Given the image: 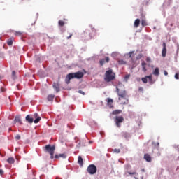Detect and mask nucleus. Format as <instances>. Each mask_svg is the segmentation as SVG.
I'll use <instances>...</instances> for the list:
<instances>
[{
  "label": "nucleus",
  "instance_id": "f257e3e1",
  "mask_svg": "<svg viewBox=\"0 0 179 179\" xmlns=\"http://www.w3.org/2000/svg\"><path fill=\"white\" fill-rule=\"evenodd\" d=\"M84 73L82 71H78V72H76V73H69L65 79V82L66 83H70L71 82V79H74V78L76 79H82L83 77L84 76Z\"/></svg>",
  "mask_w": 179,
  "mask_h": 179
},
{
  "label": "nucleus",
  "instance_id": "f03ea898",
  "mask_svg": "<svg viewBox=\"0 0 179 179\" xmlns=\"http://www.w3.org/2000/svg\"><path fill=\"white\" fill-rule=\"evenodd\" d=\"M116 92L118 96V100L121 101L122 99L124 101L122 102V104H128V99H127V91L125 90H120L118 87H116Z\"/></svg>",
  "mask_w": 179,
  "mask_h": 179
},
{
  "label": "nucleus",
  "instance_id": "7ed1b4c3",
  "mask_svg": "<svg viewBox=\"0 0 179 179\" xmlns=\"http://www.w3.org/2000/svg\"><path fill=\"white\" fill-rule=\"evenodd\" d=\"M115 79V73L113 72V69H109L106 71L104 80L105 82H111Z\"/></svg>",
  "mask_w": 179,
  "mask_h": 179
},
{
  "label": "nucleus",
  "instance_id": "20e7f679",
  "mask_svg": "<svg viewBox=\"0 0 179 179\" xmlns=\"http://www.w3.org/2000/svg\"><path fill=\"white\" fill-rule=\"evenodd\" d=\"M34 118H36V120L33 119V117H30L29 115H27L25 117L26 121L29 122V124H33V122L34 124H38L40 121H41V117L38 116V114L34 113Z\"/></svg>",
  "mask_w": 179,
  "mask_h": 179
},
{
  "label": "nucleus",
  "instance_id": "39448f33",
  "mask_svg": "<svg viewBox=\"0 0 179 179\" xmlns=\"http://www.w3.org/2000/svg\"><path fill=\"white\" fill-rule=\"evenodd\" d=\"M46 153L50 155V159H54V153H55V145H51L50 144L46 145L44 149Z\"/></svg>",
  "mask_w": 179,
  "mask_h": 179
},
{
  "label": "nucleus",
  "instance_id": "423d86ee",
  "mask_svg": "<svg viewBox=\"0 0 179 179\" xmlns=\"http://www.w3.org/2000/svg\"><path fill=\"white\" fill-rule=\"evenodd\" d=\"M114 121L116 127H117V128H121V124L124 122V117L122 116H116Z\"/></svg>",
  "mask_w": 179,
  "mask_h": 179
},
{
  "label": "nucleus",
  "instance_id": "0eeeda50",
  "mask_svg": "<svg viewBox=\"0 0 179 179\" xmlns=\"http://www.w3.org/2000/svg\"><path fill=\"white\" fill-rule=\"evenodd\" d=\"M87 172L89 174H96V173H97V167L94 164H90L87 167Z\"/></svg>",
  "mask_w": 179,
  "mask_h": 179
},
{
  "label": "nucleus",
  "instance_id": "6e6552de",
  "mask_svg": "<svg viewBox=\"0 0 179 179\" xmlns=\"http://www.w3.org/2000/svg\"><path fill=\"white\" fill-rule=\"evenodd\" d=\"M108 62H110V57H106L103 59H101L99 61V64L101 65V66H103V65H104V64H108Z\"/></svg>",
  "mask_w": 179,
  "mask_h": 179
},
{
  "label": "nucleus",
  "instance_id": "1a4fd4ad",
  "mask_svg": "<svg viewBox=\"0 0 179 179\" xmlns=\"http://www.w3.org/2000/svg\"><path fill=\"white\" fill-rule=\"evenodd\" d=\"M107 106L109 107V108H114V105L113 103H114V101L111 98H107Z\"/></svg>",
  "mask_w": 179,
  "mask_h": 179
},
{
  "label": "nucleus",
  "instance_id": "9d476101",
  "mask_svg": "<svg viewBox=\"0 0 179 179\" xmlns=\"http://www.w3.org/2000/svg\"><path fill=\"white\" fill-rule=\"evenodd\" d=\"M162 46H163V49H162V55L163 57V58H165L166 54H167V48H166V43H162Z\"/></svg>",
  "mask_w": 179,
  "mask_h": 179
},
{
  "label": "nucleus",
  "instance_id": "9b49d317",
  "mask_svg": "<svg viewBox=\"0 0 179 179\" xmlns=\"http://www.w3.org/2000/svg\"><path fill=\"white\" fill-rule=\"evenodd\" d=\"M53 89L56 93H58L61 90L59 89V83H54L52 85Z\"/></svg>",
  "mask_w": 179,
  "mask_h": 179
},
{
  "label": "nucleus",
  "instance_id": "f8f14e48",
  "mask_svg": "<svg viewBox=\"0 0 179 179\" xmlns=\"http://www.w3.org/2000/svg\"><path fill=\"white\" fill-rule=\"evenodd\" d=\"M15 124L18 123L20 125H22L23 122H22V119L20 116H16L14 120Z\"/></svg>",
  "mask_w": 179,
  "mask_h": 179
},
{
  "label": "nucleus",
  "instance_id": "ddd939ff",
  "mask_svg": "<svg viewBox=\"0 0 179 179\" xmlns=\"http://www.w3.org/2000/svg\"><path fill=\"white\" fill-rule=\"evenodd\" d=\"M144 159L148 162V163H150L152 162V157L149 154H145L144 155Z\"/></svg>",
  "mask_w": 179,
  "mask_h": 179
},
{
  "label": "nucleus",
  "instance_id": "4468645a",
  "mask_svg": "<svg viewBox=\"0 0 179 179\" xmlns=\"http://www.w3.org/2000/svg\"><path fill=\"white\" fill-rule=\"evenodd\" d=\"M96 30L94 28H91L90 32H89V36L90 37H93L96 36Z\"/></svg>",
  "mask_w": 179,
  "mask_h": 179
},
{
  "label": "nucleus",
  "instance_id": "2eb2a0df",
  "mask_svg": "<svg viewBox=\"0 0 179 179\" xmlns=\"http://www.w3.org/2000/svg\"><path fill=\"white\" fill-rule=\"evenodd\" d=\"M59 157H62V159H66V154H59L55 155V159H59Z\"/></svg>",
  "mask_w": 179,
  "mask_h": 179
},
{
  "label": "nucleus",
  "instance_id": "dca6fc26",
  "mask_svg": "<svg viewBox=\"0 0 179 179\" xmlns=\"http://www.w3.org/2000/svg\"><path fill=\"white\" fill-rule=\"evenodd\" d=\"M152 75H155V76H159L160 75V71L158 67H156L152 72Z\"/></svg>",
  "mask_w": 179,
  "mask_h": 179
},
{
  "label": "nucleus",
  "instance_id": "f3484780",
  "mask_svg": "<svg viewBox=\"0 0 179 179\" xmlns=\"http://www.w3.org/2000/svg\"><path fill=\"white\" fill-rule=\"evenodd\" d=\"M140 24H141V20L136 19L134 22V27L136 28L139 27Z\"/></svg>",
  "mask_w": 179,
  "mask_h": 179
},
{
  "label": "nucleus",
  "instance_id": "a211bd4d",
  "mask_svg": "<svg viewBox=\"0 0 179 179\" xmlns=\"http://www.w3.org/2000/svg\"><path fill=\"white\" fill-rule=\"evenodd\" d=\"M122 113V110H115L112 112L113 115H118V114H121Z\"/></svg>",
  "mask_w": 179,
  "mask_h": 179
},
{
  "label": "nucleus",
  "instance_id": "6ab92c4d",
  "mask_svg": "<svg viewBox=\"0 0 179 179\" xmlns=\"http://www.w3.org/2000/svg\"><path fill=\"white\" fill-rule=\"evenodd\" d=\"M8 163L9 164H13L15 163V158L14 157H10L7 159Z\"/></svg>",
  "mask_w": 179,
  "mask_h": 179
},
{
  "label": "nucleus",
  "instance_id": "aec40b11",
  "mask_svg": "<svg viewBox=\"0 0 179 179\" xmlns=\"http://www.w3.org/2000/svg\"><path fill=\"white\" fill-rule=\"evenodd\" d=\"M78 163L79 164L80 166H83V159L82 158L81 156L78 157Z\"/></svg>",
  "mask_w": 179,
  "mask_h": 179
},
{
  "label": "nucleus",
  "instance_id": "412c9836",
  "mask_svg": "<svg viewBox=\"0 0 179 179\" xmlns=\"http://www.w3.org/2000/svg\"><path fill=\"white\" fill-rule=\"evenodd\" d=\"M122 136H123V138H125V139H129L131 136L129 135V134H128L127 132H123Z\"/></svg>",
  "mask_w": 179,
  "mask_h": 179
},
{
  "label": "nucleus",
  "instance_id": "4be33fe9",
  "mask_svg": "<svg viewBox=\"0 0 179 179\" xmlns=\"http://www.w3.org/2000/svg\"><path fill=\"white\" fill-rule=\"evenodd\" d=\"M141 66H142V69L143 71V72H146L147 69H146V63L145 62H143L141 63Z\"/></svg>",
  "mask_w": 179,
  "mask_h": 179
},
{
  "label": "nucleus",
  "instance_id": "5701e85b",
  "mask_svg": "<svg viewBox=\"0 0 179 179\" xmlns=\"http://www.w3.org/2000/svg\"><path fill=\"white\" fill-rule=\"evenodd\" d=\"M55 97V95L54 94H50L48 96V101H52L54 100V98Z\"/></svg>",
  "mask_w": 179,
  "mask_h": 179
},
{
  "label": "nucleus",
  "instance_id": "b1692460",
  "mask_svg": "<svg viewBox=\"0 0 179 179\" xmlns=\"http://www.w3.org/2000/svg\"><path fill=\"white\" fill-rule=\"evenodd\" d=\"M87 33H89V31L87 29L81 34V37H87Z\"/></svg>",
  "mask_w": 179,
  "mask_h": 179
},
{
  "label": "nucleus",
  "instance_id": "393cba45",
  "mask_svg": "<svg viewBox=\"0 0 179 179\" xmlns=\"http://www.w3.org/2000/svg\"><path fill=\"white\" fill-rule=\"evenodd\" d=\"M125 64H127V62H125L122 59L118 60V64L119 65H125Z\"/></svg>",
  "mask_w": 179,
  "mask_h": 179
},
{
  "label": "nucleus",
  "instance_id": "a878e982",
  "mask_svg": "<svg viewBox=\"0 0 179 179\" xmlns=\"http://www.w3.org/2000/svg\"><path fill=\"white\" fill-rule=\"evenodd\" d=\"M141 25L143 26V27H145V26H148V22L145 20H142Z\"/></svg>",
  "mask_w": 179,
  "mask_h": 179
},
{
  "label": "nucleus",
  "instance_id": "bb28decb",
  "mask_svg": "<svg viewBox=\"0 0 179 179\" xmlns=\"http://www.w3.org/2000/svg\"><path fill=\"white\" fill-rule=\"evenodd\" d=\"M58 24H59V26H60L61 27H62L63 26H64L65 22H64V21H62V20H59Z\"/></svg>",
  "mask_w": 179,
  "mask_h": 179
},
{
  "label": "nucleus",
  "instance_id": "cd10ccee",
  "mask_svg": "<svg viewBox=\"0 0 179 179\" xmlns=\"http://www.w3.org/2000/svg\"><path fill=\"white\" fill-rule=\"evenodd\" d=\"M7 44L8 45H12V44H13V41H12V39H8L7 41Z\"/></svg>",
  "mask_w": 179,
  "mask_h": 179
},
{
  "label": "nucleus",
  "instance_id": "c85d7f7f",
  "mask_svg": "<svg viewBox=\"0 0 179 179\" xmlns=\"http://www.w3.org/2000/svg\"><path fill=\"white\" fill-rule=\"evenodd\" d=\"M112 151L113 152V153H120V152H121V150L115 148Z\"/></svg>",
  "mask_w": 179,
  "mask_h": 179
},
{
  "label": "nucleus",
  "instance_id": "c756f323",
  "mask_svg": "<svg viewBox=\"0 0 179 179\" xmlns=\"http://www.w3.org/2000/svg\"><path fill=\"white\" fill-rule=\"evenodd\" d=\"M141 80L143 83H148V78L146 77L142 78Z\"/></svg>",
  "mask_w": 179,
  "mask_h": 179
},
{
  "label": "nucleus",
  "instance_id": "7c9ffc66",
  "mask_svg": "<svg viewBox=\"0 0 179 179\" xmlns=\"http://www.w3.org/2000/svg\"><path fill=\"white\" fill-rule=\"evenodd\" d=\"M129 78H131V74H127L124 76L125 80H127Z\"/></svg>",
  "mask_w": 179,
  "mask_h": 179
},
{
  "label": "nucleus",
  "instance_id": "2f4dec72",
  "mask_svg": "<svg viewBox=\"0 0 179 179\" xmlns=\"http://www.w3.org/2000/svg\"><path fill=\"white\" fill-rule=\"evenodd\" d=\"M128 174H129V176H135L136 175V172H128Z\"/></svg>",
  "mask_w": 179,
  "mask_h": 179
},
{
  "label": "nucleus",
  "instance_id": "473e14b6",
  "mask_svg": "<svg viewBox=\"0 0 179 179\" xmlns=\"http://www.w3.org/2000/svg\"><path fill=\"white\" fill-rule=\"evenodd\" d=\"M15 36H22V32L21 31H16L15 33Z\"/></svg>",
  "mask_w": 179,
  "mask_h": 179
},
{
  "label": "nucleus",
  "instance_id": "72a5a7b5",
  "mask_svg": "<svg viewBox=\"0 0 179 179\" xmlns=\"http://www.w3.org/2000/svg\"><path fill=\"white\" fill-rule=\"evenodd\" d=\"M145 78H147V79H149V80H152V75L146 76Z\"/></svg>",
  "mask_w": 179,
  "mask_h": 179
},
{
  "label": "nucleus",
  "instance_id": "f704fd0d",
  "mask_svg": "<svg viewBox=\"0 0 179 179\" xmlns=\"http://www.w3.org/2000/svg\"><path fill=\"white\" fill-rule=\"evenodd\" d=\"M78 93H80V94H83V96H85V92L82 91V90H79Z\"/></svg>",
  "mask_w": 179,
  "mask_h": 179
},
{
  "label": "nucleus",
  "instance_id": "c9c22d12",
  "mask_svg": "<svg viewBox=\"0 0 179 179\" xmlns=\"http://www.w3.org/2000/svg\"><path fill=\"white\" fill-rule=\"evenodd\" d=\"M146 61H147L148 62H152V59H150V57H147V58H146Z\"/></svg>",
  "mask_w": 179,
  "mask_h": 179
},
{
  "label": "nucleus",
  "instance_id": "e433bc0d",
  "mask_svg": "<svg viewBox=\"0 0 179 179\" xmlns=\"http://www.w3.org/2000/svg\"><path fill=\"white\" fill-rule=\"evenodd\" d=\"M175 79H179V73L175 74Z\"/></svg>",
  "mask_w": 179,
  "mask_h": 179
},
{
  "label": "nucleus",
  "instance_id": "4c0bfd02",
  "mask_svg": "<svg viewBox=\"0 0 179 179\" xmlns=\"http://www.w3.org/2000/svg\"><path fill=\"white\" fill-rule=\"evenodd\" d=\"M15 139L19 141V139H20V135L17 134V136H15Z\"/></svg>",
  "mask_w": 179,
  "mask_h": 179
},
{
  "label": "nucleus",
  "instance_id": "58836bf2",
  "mask_svg": "<svg viewBox=\"0 0 179 179\" xmlns=\"http://www.w3.org/2000/svg\"><path fill=\"white\" fill-rule=\"evenodd\" d=\"M138 92H143V87H139Z\"/></svg>",
  "mask_w": 179,
  "mask_h": 179
},
{
  "label": "nucleus",
  "instance_id": "ea45409f",
  "mask_svg": "<svg viewBox=\"0 0 179 179\" xmlns=\"http://www.w3.org/2000/svg\"><path fill=\"white\" fill-rule=\"evenodd\" d=\"M164 75H165V76H167L169 75V73L166 71H164Z\"/></svg>",
  "mask_w": 179,
  "mask_h": 179
},
{
  "label": "nucleus",
  "instance_id": "a19ab883",
  "mask_svg": "<svg viewBox=\"0 0 179 179\" xmlns=\"http://www.w3.org/2000/svg\"><path fill=\"white\" fill-rule=\"evenodd\" d=\"M3 170L0 169V176H3Z\"/></svg>",
  "mask_w": 179,
  "mask_h": 179
},
{
  "label": "nucleus",
  "instance_id": "79ce46f5",
  "mask_svg": "<svg viewBox=\"0 0 179 179\" xmlns=\"http://www.w3.org/2000/svg\"><path fill=\"white\" fill-rule=\"evenodd\" d=\"M12 75H13V76H16V72L15 71H13L12 72Z\"/></svg>",
  "mask_w": 179,
  "mask_h": 179
},
{
  "label": "nucleus",
  "instance_id": "37998d69",
  "mask_svg": "<svg viewBox=\"0 0 179 179\" xmlns=\"http://www.w3.org/2000/svg\"><path fill=\"white\" fill-rule=\"evenodd\" d=\"M132 54H134V52H129V57H130V58L132 57Z\"/></svg>",
  "mask_w": 179,
  "mask_h": 179
},
{
  "label": "nucleus",
  "instance_id": "c03bdc74",
  "mask_svg": "<svg viewBox=\"0 0 179 179\" xmlns=\"http://www.w3.org/2000/svg\"><path fill=\"white\" fill-rule=\"evenodd\" d=\"M72 34H70V36L69 37H67V40H69V38H71V37H72Z\"/></svg>",
  "mask_w": 179,
  "mask_h": 179
},
{
  "label": "nucleus",
  "instance_id": "a18cd8bd",
  "mask_svg": "<svg viewBox=\"0 0 179 179\" xmlns=\"http://www.w3.org/2000/svg\"><path fill=\"white\" fill-rule=\"evenodd\" d=\"M1 92H5V89L1 87Z\"/></svg>",
  "mask_w": 179,
  "mask_h": 179
},
{
  "label": "nucleus",
  "instance_id": "49530a36",
  "mask_svg": "<svg viewBox=\"0 0 179 179\" xmlns=\"http://www.w3.org/2000/svg\"><path fill=\"white\" fill-rule=\"evenodd\" d=\"M142 171H145V169H142Z\"/></svg>",
  "mask_w": 179,
  "mask_h": 179
}]
</instances>
